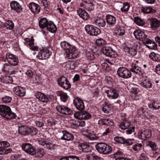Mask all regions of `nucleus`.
Masks as SVG:
<instances>
[{"instance_id":"f257e3e1","label":"nucleus","mask_w":160,"mask_h":160,"mask_svg":"<svg viewBox=\"0 0 160 160\" xmlns=\"http://www.w3.org/2000/svg\"><path fill=\"white\" fill-rule=\"evenodd\" d=\"M60 45L62 49L65 51L67 56L69 59H74L78 56L79 53L75 47L68 42L64 41L61 42Z\"/></svg>"},{"instance_id":"f03ea898","label":"nucleus","mask_w":160,"mask_h":160,"mask_svg":"<svg viewBox=\"0 0 160 160\" xmlns=\"http://www.w3.org/2000/svg\"><path fill=\"white\" fill-rule=\"evenodd\" d=\"M0 114L8 119H13L16 117L15 113L12 112L10 108L8 106L0 105Z\"/></svg>"},{"instance_id":"7ed1b4c3","label":"nucleus","mask_w":160,"mask_h":160,"mask_svg":"<svg viewBox=\"0 0 160 160\" xmlns=\"http://www.w3.org/2000/svg\"><path fill=\"white\" fill-rule=\"evenodd\" d=\"M102 90L107 94L108 97L111 99H117L119 97L120 92L116 89L106 86L103 87Z\"/></svg>"},{"instance_id":"20e7f679","label":"nucleus","mask_w":160,"mask_h":160,"mask_svg":"<svg viewBox=\"0 0 160 160\" xmlns=\"http://www.w3.org/2000/svg\"><path fill=\"white\" fill-rule=\"evenodd\" d=\"M95 147L99 153L105 155L110 153L112 151L111 146L104 143H98L96 145Z\"/></svg>"},{"instance_id":"39448f33","label":"nucleus","mask_w":160,"mask_h":160,"mask_svg":"<svg viewBox=\"0 0 160 160\" xmlns=\"http://www.w3.org/2000/svg\"><path fill=\"white\" fill-rule=\"evenodd\" d=\"M35 96L38 99L43 102L52 101L54 98V96L52 95H46L43 93L40 92H37L35 94Z\"/></svg>"},{"instance_id":"423d86ee","label":"nucleus","mask_w":160,"mask_h":160,"mask_svg":"<svg viewBox=\"0 0 160 160\" xmlns=\"http://www.w3.org/2000/svg\"><path fill=\"white\" fill-rule=\"evenodd\" d=\"M85 29L86 32L92 36H97L101 33V31L99 28L92 25H86Z\"/></svg>"},{"instance_id":"0eeeda50","label":"nucleus","mask_w":160,"mask_h":160,"mask_svg":"<svg viewBox=\"0 0 160 160\" xmlns=\"http://www.w3.org/2000/svg\"><path fill=\"white\" fill-rule=\"evenodd\" d=\"M52 52L48 48H44L40 50L37 55V57L39 59H46L51 55Z\"/></svg>"},{"instance_id":"6e6552de","label":"nucleus","mask_w":160,"mask_h":160,"mask_svg":"<svg viewBox=\"0 0 160 160\" xmlns=\"http://www.w3.org/2000/svg\"><path fill=\"white\" fill-rule=\"evenodd\" d=\"M117 73L120 77L124 78H129L131 75L130 71L127 68L123 67L118 68Z\"/></svg>"},{"instance_id":"1a4fd4ad","label":"nucleus","mask_w":160,"mask_h":160,"mask_svg":"<svg viewBox=\"0 0 160 160\" xmlns=\"http://www.w3.org/2000/svg\"><path fill=\"white\" fill-rule=\"evenodd\" d=\"M101 52L105 55L110 58H114L116 55L117 52L110 47H104L102 48Z\"/></svg>"},{"instance_id":"9d476101","label":"nucleus","mask_w":160,"mask_h":160,"mask_svg":"<svg viewBox=\"0 0 160 160\" xmlns=\"http://www.w3.org/2000/svg\"><path fill=\"white\" fill-rule=\"evenodd\" d=\"M74 116L75 118L79 120L88 119L91 117V114L86 111L76 112Z\"/></svg>"},{"instance_id":"9b49d317","label":"nucleus","mask_w":160,"mask_h":160,"mask_svg":"<svg viewBox=\"0 0 160 160\" xmlns=\"http://www.w3.org/2000/svg\"><path fill=\"white\" fill-rule=\"evenodd\" d=\"M6 57L8 62L11 65L14 66L18 65L19 61L16 56L12 53H7Z\"/></svg>"},{"instance_id":"f8f14e48","label":"nucleus","mask_w":160,"mask_h":160,"mask_svg":"<svg viewBox=\"0 0 160 160\" xmlns=\"http://www.w3.org/2000/svg\"><path fill=\"white\" fill-rule=\"evenodd\" d=\"M58 84L60 86L66 89H68L71 87L69 81L64 77H61L59 79Z\"/></svg>"},{"instance_id":"ddd939ff","label":"nucleus","mask_w":160,"mask_h":160,"mask_svg":"<svg viewBox=\"0 0 160 160\" xmlns=\"http://www.w3.org/2000/svg\"><path fill=\"white\" fill-rule=\"evenodd\" d=\"M24 40L25 44L28 46L30 49L33 51L38 50V47L34 45V39L33 37H31L30 38H26Z\"/></svg>"},{"instance_id":"4468645a","label":"nucleus","mask_w":160,"mask_h":160,"mask_svg":"<svg viewBox=\"0 0 160 160\" xmlns=\"http://www.w3.org/2000/svg\"><path fill=\"white\" fill-rule=\"evenodd\" d=\"M133 34L137 39L142 41H145L147 37L143 32L140 30H135L133 32Z\"/></svg>"},{"instance_id":"2eb2a0df","label":"nucleus","mask_w":160,"mask_h":160,"mask_svg":"<svg viewBox=\"0 0 160 160\" xmlns=\"http://www.w3.org/2000/svg\"><path fill=\"white\" fill-rule=\"evenodd\" d=\"M22 148L26 152L32 155L35 153V150L32 146L29 143H24L22 145Z\"/></svg>"},{"instance_id":"dca6fc26","label":"nucleus","mask_w":160,"mask_h":160,"mask_svg":"<svg viewBox=\"0 0 160 160\" xmlns=\"http://www.w3.org/2000/svg\"><path fill=\"white\" fill-rule=\"evenodd\" d=\"M140 84L142 87L147 89L152 88V81L147 77L143 79L140 82Z\"/></svg>"},{"instance_id":"f3484780","label":"nucleus","mask_w":160,"mask_h":160,"mask_svg":"<svg viewBox=\"0 0 160 160\" xmlns=\"http://www.w3.org/2000/svg\"><path fill=\"white\" fill-rule=\"evenodd\" d=\"M13 90L14 93L17 96L22 97H24L26 94V89L22 87L18 86L13 88Z\"/></svg>"},{"instance_id":"a211bd4d","label":"nucleus","mask_w":160,"mask_h":160,"mask_svg":"<svg viewBox=\"0 0 160 160\" xmlns=\"http://www.w3.org/2000/svg\"><path fill=\"white\" fill-rule=\"evenodd\" d=\"M57 109L58 112L64 114H70L72 112V110L69 108L64 105L58 106Z\"/></svg>"},{"instance_id":"6ab92c4d","label":"nucleus","mask_w":160,"mask_h":160,"mask_svg":"<svg viewBox=\"0 0 160 160\" xmlns=\"http://www.w3.org/2000/svg\"><path fill=\"white\" fill-rule=\"evenodd\" d=\"M151 135L152 132L151 130L149 129H147L139 132L138 136L139 138L145 140L147 138L151 137Z\"/></svg>"},{"instance_id":"aec40b11","label":"nucleus","mask_w":160,"mask_h":160,"mask_svg":"<svg viewBox=\"0 0 160 160\" xmlns=\"http://www.w3.org/2000/svg\"><path fill=\"white\" fill-rule=\"evenodd\" d=\"M10 7L12 10L17 12H20L22 10V6L18 2L13 1L10 3Z\"/></svg>"},{"instance_id":"412c9836","label":"nucleus","mask_w":160,"mask_h":160,"mask_svg":"<svg viewBox=\"0 0 160 160\" xmlns=\"http://www.w3.org/2000/svg\"><path fill=\"white\" fill-rule=\"evenodd\" d=\"M130 70L132 72L138 74L140 75L145 73L144 70H141L136 63H132Z\"/></svg>"},{"instance_id":"4be33fe9","label":"nucleus","mask_w":160,"mask_h":160,"mask_svg":"<svg viewBox=\"0 0 160 160\" xmlns=\"http://www.w3.org/2000/svg\"><path fill=\"white\" fill-rule=\"evenodd\" d=\"M74 104L77 109L82 110L85 108L84 105L82 101L80 98H77L73 101Z\"/></svg>"},{"instance_id":"5701e85b","label":"nucleus","mask_w":160,"mask_h":160,"mask_svg":"<svg viewBox=\"0 0 160 160\" xmlns=\"http://www.w3.org/2000/svg\"><path fill=\"white\" fill-rule=\"evenodd\" d=\"M28 6L31 11L35 14H38L40 11V7L35 3L31 2L29 4Z\"/></svg>"},{"instance_id":"b1692460","label":"nucleus","mask_w":160,"mask_h":160,"mask_svg":"<svg viewBox=\"0 0 160 160\" xmlns=\"http://www.w3.org/2000/svg\"><path fill=\"white\" fill-rule=\"evenodd\" d=\"M119 23L116 29L115 30L114 34L116 36H122L125 32V27Z\"/></svg>"},{"instance_id":"393cba45","label":"nucleus","mask_w":160,"mask_h":160,"mask_svg":"<svg viewBox=\"0 0 160 160\" xmlns=\"http://www.w3.org/2000/svg\"><path fill=\"white\" fill-rule=\"evenodd\" d=\"M106 21L109 26H113L116 23L115 17L113 15L108 14L106 16Z\"/></svg>"},{"instance_id":"a878e982","label":"nucleus","mask_w":160,"mask_h":160,"mask_svg":"<svg viewBox=\"0 0 160 160\" xmlns=\"http://www.w3.org/2000/svg\"><path fill=\"white\" fill-rule=\"evenodd\" d=\"M62 133L63 135L61 137L62 139L68 141L72 140L74 139V136L73 135L67 131H62Z\"/></svg>"},{"instance_id":"bb28decb","label":"nucleus","mask_w":160,"mask_h":160,"mask_svg":"<svg viewBox=\"0 0 160 160\" xmlns=\"http://www.w3.org/2000/svg\"><path fill=\"white\" fill-rule=\"evenodd\" d=\"M151 27L154 29L158 28L160 26V21L154 18L149 19Z\"/></svg>"},{"instance_id":"cd10ccee","label":"nucleus","mask_w":160,"mask_h":160,"mask_svg":"<svg viewBox=\"0 0 160 160\" xmlns=\"http://www.w3.org/2000/svg\"><path fill=\"white\" fill-rule=\"evenodd\" d=\"M77 12L80 17L84 20H87L89 18L88 14L83 9L79 8Z\"/></svg>"},{"instance_id":"c85d7f7f","label":"nucleus","mask_w":160,"mask_h":160,"mask_svg":"<svg viewBox=\"0 0 160 160\" xmlns=\"http://www.w3.org/2000/svg\"><path fill=\"white\" fill-rule=\"evenodd\" d=\"M45 29L49 31L50 32L53 33L56 31L57 28L56 26L53 22L50 21L48 22Z\"/></svg>"},{"instance_id":"c756f323","label":"nucleus","mask_w":160,"mask_h":160,"mask_svg":"<svg viewBox=\"0 0 160 160\" xmlns=\"http://www.w3.org/2000/svg\"><path fill=\"white\" fill-rule=\"evenodd\" d=\"M29 127L26 126H22L19 127L18 132L19 133L24 135H27L29 133Z\"/></svg>"},{"instance_id":"7c9ffc66","label":"nucleus","mask_w":160,"mask_h":160,"mask_svg":"<svg viewBox=\"0 0 160 160\" xmlns=\"http://www.w3.org/2000/svg\"><path fill=\"white\" fill-rule=\"evenodd\" d=\"M146 40L145 45L147 48L149 49L153 50L157 48V45L155 42L150 40Z\"/></svg>"},{"instance_id":"2f4dec72","label":"nucleus","mask_w":160,"mask_h":160,"mask_svg":"<svg viewBox=\"0 0 160 160\" xmlns=\"http://www.w3.org/2000/svg\"><path fill=\"white\" fill-rule=\"evenodd\" d=\"M49 22L46 18H41L39 21V26L42 29H45Z\"/></svg>"},{"instance_id":"473e14b6","label":"nucleus","mask_w":160,"mask_h":160,"mask_svg":"<svg viewBox=\"0 0 160 160\" xmlns=\"http://www.w3.org/2000/svg\"><path fill=\"white\" fill-rule=\"evenodd\" d=\"M140 11L142 13H149L154 12L155 11L152 7H142L140 8Z\"/></svg>"},{"instance_id":"72a5a7b5","label":"nucleus","mask_w":160,"mask_h":160,"mask_svg":"<svg viewBox=\"0 0 160 160\" xmlns=\"http://www.w3.org/2000/svg\"><path fill=\"white\" fill-rule=\"evenodd\" d=\"M120 10L122 12H126L128 11L129 8L130 4L128 2H120Z\"/></svg>"},{"instance_id":"f704fd0d","label":"nucleus","mask_w":160,"mask_h":160,"mask_svg":"<svg viewBox=\"0 0 160 160\" xmlns=\"http://www.w3.org/2000/svg\"><path fill=\"white\" fill-rule=\"evenodd\" d=\"M0 80L4 83H11L12 81V78L9 76H4L0 78Z\"/></svg>"},{"instance_id":"c9c22d12","label":"nucleus","mask_w":160,"mask_h":160,"mask_svg":"<svg viewBox=\"0 0 160 160\" xmlns=\"http://www.w3.org/2000/svg\"><path fill=\"white\" fill-rule=\"evenodd\" d=\"M149 57L154 61L158 62L160 61V55L154 52H152L149 54Z\"/></svg>"},{"instance_id":"e433bc0d","label":"nucleus","mask_w":160,"mask_h":160,"mask_svg":"<svg viewBox=\"0 0 160 160\" xmlns=\"http://www.w3.org/2000/svg\"><path fill=\"white\" fill-rule=\"evenodd\" d=\"M12 149L10 148H2L1 142H0V154H7L11 152Z\"/></svg>"},{"instance_id":"4c0bfd02","label":"nucleus","mask_w":160,"mask_h":160,"mask_svg":"<svg viewBox=\"0 0 160 160\" xmlns=\"http://www.w3.org/2000/svg\"><path fill=\"white\" fill-rule=\"evenodd\" d=\"M3 23V26H4L9 30L12 29L14 27V24L11 20H9L5 23Z\"/></svg>"},{"instance_id":"58836bf2","label":"nucleus","mask_w":160,"mask_h":160,"mask_svg":"<svg viewBox=\"0 0 160 160\" xmlns=\"http://www.w3.org/2000/svg\"><path fill=\"white\" fill-rule=\"evenodd\" d=\"M134 22L137 25L140 26H143L145 24L143 21L138 17L134 18Z\"/></svg>"},{"instance_id":"ea45409f","label":"nucleus","mask_w":160,"mask_h":160,"mask_svg":"<svg viewBox=\"0 0 160 160\" xmlns=\"http://www.w3.org/2000/svg\"><path fill=\"white\" fill-rule=\"evenodd\" d=\"M143 148L142 143H137L132 146V148L134 151L138 152Z\"/></svg>"},{"instance_id":"a19ab883","label":"nucleus","mask_w":160,"mask_h":160,"mask_svg":"<svg viewBox=\"0 0 160 160\" xmlns=\"http://www.w3.org/2000/svg\"><path fill=\"white\" fill-rule=\"evenodd\" d=\"M130 125V123L128 122H122L119 126V129L125 130L129 128Z\"/></svg>"},{"instance_id":"79ce46f5","label":"nucleus","mask_w":160,"mask_h":160,"mask_svg":"<svg viewBox=\"0 0 160 160\" xmlns=\"http://www.w3.org/2000/svg\"><path fill=\"white\" fill-rule=\"evenodd\" d=\"M147 146L149 147L151 149L154 151H156L158 149V147L157 146L155 142H149Z\"/></svg>"},{"instance_id":"37998d69","label":"nucleus","mask_w":160,"mask_h":160,"mask_svg":"<svg viewBox=\"0 0 160 160\" xmlns=\"http://www.w3.org/2000/svg\"><path fill=\"white\" fill-rule=\"evenodd\" d=\"M86 158L88 160H98L99 159V158L94 153L88 154Z\"/></svg>"},{"instance_id":"c03bdc74","label":"nucleus","mask_w":160,"mask_h":160,"mask_svg":"<svg viewBox=\"0 0 160 160\" xmlns=\"http://www.w3.org/2000/svg\"><path fill=\"white\" fill-rule=\"evenodd\" d=\"M125 138L121 137L116 136L114 138L115 141L122 144H124Z\"/></svg>"},{"instance_id":"a18cd8bd","label":"nucleus","mask_w":160,"mask_h":160,"mask_svg":"<svg viewBox=\"0 0 160 160\" xmlns=\"http://www.w3.org/2000/svg\"><path fill=\"white\" fill-rule=\"evenodd\" d=\"M36 156L39 158H42L45 154L44 150L42 149H38L37 150V152H35Z\"/></svg>"},{"instance_id":"49530a36","label":"nucleus","mask_w":160,"mask_h":160,"mask_svg":"<svg viewBox=\"0 0 160 160\" xmlns=\"http://www.w3.org/2000/svg\"><path fill=\"white\" fill-rule=\"evenodd\" d=\"M86 56L88 59L89 60H92L94 58L92 52L90 51H87L86 52Z\"/></svg>"},{"instance_id":"de8ad7c7","label":"nucleus","mask_w":160,"mask_h":160,"mask_svg":"<svg viewBox=\"0 0 160 160\" xmlns=\"http://www.w3.org/2000/svg\"><path fill=\"white\" fill-rule=\"evenodd\" d=\"M11 97L8 96H5L2 98V101L4 103H10L12 101Z\"/></svg>"},{"instance_id":"09e8293b","label":"nucleus","mask_w":160,"mask_h":160,"mask_svg":"<svg viewBox=\"0 0 160 160\" xmlns=\"http://www.w3.org/2000/svg\"><path fill=\"white\" fill-rule=\"evenodd\" d=\"M96 24L101 27H104L106 24L105 22L102 19H97L96 21Z\"/></svg>"},{"instance_id":"8fccbe9b","label":"nucleus","mask_w":160,"mask_h":160,"mask_svg":"<svg viewBox=\"0 0 160 160\" xmlns=\"http://www.w3.org/2000/svg\"><path fill=\"white\" fill-rule=\"evenodd\" d=\"M122 155V152L121 150H118L113 154V156L116 158H121Z\"/></svg>"},{"instance_id":"3c124183","label":"nucleus","mask_w":160,"mask_h":160,"mask_svg":"<svg viewBox=\"0 0 160 160\" xmlns=\"http://www.w3.org/2000/svg\"><path fill=\"white\" fill-rule=\"evenodd\" d=\"M104 40L102 38L97 39L96 41V45L98 46H101L105 43Z\"/></svg>"},{"instance_id":"603ef678","label":"nucleus","mask_w":160,"mask_h":160,"mask_svg":"<svg viewBox=\"0 0 160 160\" xmlns=\"http://www.w3.org/2000/svg\"><path fill=\"white\" fill-rule=\"evenodd\" d=\"M149 107L150 108H153L155 109H157L159 108V104L157 102H153L152 104L149 105Z\"/></svg>"},{"instance_id":"864d4df0","label":"nucleus","mask_w":160,"mask_h":160,"mask_svg":"<svg viewBox=\"0 0 160 160\" xmlns=\"http://www.w3.org/2000/svg\"><path fill=\"white\" fill-rule=\"evenodd\" d=\"M60 95L61 101L64 102H65L68 98L66 93L64 92H61L60 93Z\"/></svg>"},{"instance_id":"5fc2aeb1","label":"nucleus","mask_w":160,"mask_h":160,"mask_svg":"<svg viewBox=\"0 0 160 160\" xmlns=\"http://www.w3.org/2000/svg\"><path fill=\"white\" fill-rule=\"evenodd\" d=\"M110 120L106 118L102 119L98 121V123L99 124L107 125V123H108V122H109Z\"/></svg>"},{"instance_id":"6e6d98bb","label":"nucleus","mask_w":160,"mask_h":160,"mask_svg":"<svg viewBox=\"0 0 160 160\" xmlns=\"http://www.w3.org/2000/svg\"><path fill=\"white\" fill-rule=\"evenodd\" d=\"M111 108L109 105L107 104L104 105L103 108L102 110L103 112L106 113H108L111 110Z\"/></svg>"},{"instance_id":"4d7b16f0","label":"nucleus","mask_w":160,"mask_h":160,"mask_svg":"<svg viewBox=\"0 0 160 160\" xmlns=\"http://www.w3.org/2000/svg\"><path fill=\"white\" fill-rule=\"evenodd\" d=\"M134 140L132 139H125V142L124 144H126L128 145H130L132 144L134 142Z\"/></svg>"},{"instance_id":"13d9d810","label":"nucleus","mask_w":160,"mask_h":160,"mask_svg":"<svg viewBox=\"0 0 160 160\" xmlns=\"http://www.w3.org/2000/svg\"><path fill=\"white\" fill-rule=\"evenodd\" d=\"M86 137L90 140H96L97 138L95 135L90 133H88Z\"/></svg>"},{"instance_id":"bf43d9fd","label":"nucleus","mask_w":160,"mask_h":160,"mask_svg":"<svg viewBox=\"0 0 160 160\" xmlns=\"http://www.w3.org/2000/svg\"><path fill=\"white\" fill-rule=\"evenodd\" d=\"M30 131L29 133L32 135H36L37 132L38 130L37 129L34 128H30Z\"/></svg>"},{"instance_id":"052dcab7","label":"nucleus","mask_w":160,"mask_h":160,"mask_svg":"<svg viewBox=\"0 0 160 160\" xmlns=\"http://www.w3.org/2000/svg\"><path fill=\"white\" fill-rule=\"evenodd\" d=\"M81 148L84 152H87V151L86 150V149H88V148H89V145L87 143H83L81 145Z\"/></svg>"},{"instance_id":"680f3d73","label":"nucleus","mask_w":160,"mask_h":160,"mask_svg":"<svg viewBox=\"0 0 160 160\" xmlns=\"http://www.w3.org/2000/svg\"><path fill=\"white\" fill-rule=\"evenodd\" d=\"M31 81H32L33 83L38 82V80L39 77L37 75H33L31 78H30Z\"/></svg>"},{"instance_id":"e2e57ef3","label":"nucleus","mask_w":160,"mask_h":160,"mask_svg":"<svg viewBox=\"0 0 160 160\" xmlns=\"http://www.w3.org/2000/svg\"><path fill=\"white\" fill-rule=\"evenodd\" d=\"M25 74L27 75L28 78H31L33 76V74L32 71L30 69H28L25 72Z\"/></svg>"},{"instance_id":"0e129e2a","label":"nucleus","mask_w":160,"mask_h":160,"mask_svg":"<svg viewBox=\"0 0 160 160\" xmlns=\"http://www.w3.org/2000/svg\"><path fill=\"white\" fill-rule=\"evenodd\" d=\"M55 146V145L54 144L48 142L45 148L48 149H51L53 148Z\"/></svg>"},{"instance_id":"69168bd1","label":"nucleus","mask_w":160,"mask_h":160,"mask_svg":"<svg viewBox=\"0 0 160 160\" xmlns=\"http://www.w3.org/2000/svg\"><path fill=\"white\" fill-rule=\"evenodd\" d=\"M2 148H7L10 146V143L7 141L1 142Z\"/></svg>"},{"instance_id":"338daca9","label":"nucleus","mask_w":160,"mask_h":160,"mask_svg":"<svg viewBox=\"0 0 160 160\" xmlns=\"http://www.w3.org/2000/svg\"><path fill=\"white\" fill-rule=\"evenodd\" d=\"M131 92L134 94H137L139 92V90L138 88L133 87L132 88Z\"/></svg>"},{"instance_id":"774afa93","label":"nucleus","mask_w":160,"mask_h":160,"mask_svg":"<svg viewBox=\"0 0 160 160\" xmlns=\"http://www.w3.org/2000/svg\"><path fill=\"white\" fill-rule=\"evenodd\" d=\"M80 80V76L78 74H76L73 79V82H77Z\"/></svg>"}]
</instances>
